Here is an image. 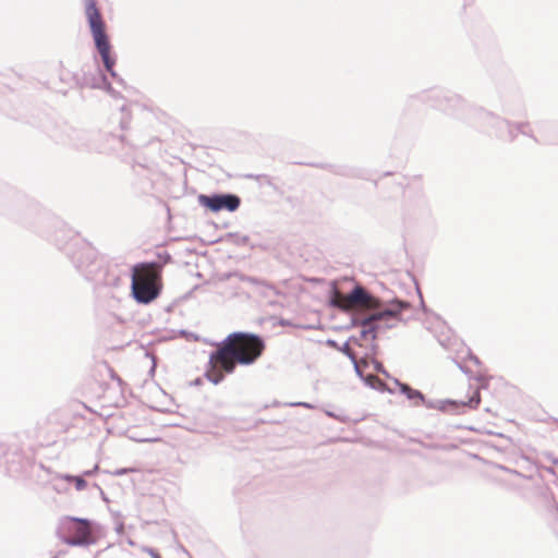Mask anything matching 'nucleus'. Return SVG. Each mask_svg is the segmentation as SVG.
<instances>
[{
  "instance_id": "1",
  "label": "nucleus",
  "mask_w": 558,
  "mask_h": 558,
  "mask_svg": "<svg viewBox=\"0 0 558 558\" xmlns=\"http://www.w3.org/2000/svg\"><path fill=\"white\" fill-rule=\"evenodd\" d=\"M264 339L252 332L235 331L229 333L209 355L207 379L217 385L227 374L234 373L236 366H251L264 354Z\"/></svg>"
},
{
  "instance_id": "2",
  "label": "nucleus",
  "mask_w": 558,
  "mask_h": 558,
  "mask_svg": "<svg viewBox=\"0 0 558 558\" xmlns=\"http://www.w3.org/2000/svg\"><path fill=\"white\" fill-rule=\"evenodd\" d=\"M162 289V267L158 263H141L132 269V293L138 303L157 299Z\"/></svg>"
},
{
  "instance_id": "3",
  "label": "nucleus",
  "mask_w": 558,
  "mask_h": 558,
  "mask_svg": "<svg viewBox=\"0 0 558 558\" xmlns=\"http://www.w3.org/2000/svg\"><path fill=\"white\" fill-rule=\"evenodd\" d=\"M85 14L90 27L96 48L102 59L106 70L114 76L116 60L111 56V46L106 34V24L95 0H85Z\"/></svg>"
},
{
  "instance_id": "4",
  "label": "nucleus",
  "mask_w": 558,
  "mask_h": 558,
  "mask_svg": "<svg viewBox=\"0 0 558 558\" xmlns=\"http://www.w3.org/2000/svg\"><path fill=\"white\" fill-rule=\"evenodd\" d=\"M62 539L71 546H84L95 543L93 527L89 521L68 517L61 524Z\"/></svg>"
},
{
  "instance_id": "5",
  "label": "nucleus",
  "mask_w": 558,
  "mask_h": 558,
  "mask_svg": "<svg viewBox=\"0 0 558 558\" xmlns=\"http://www.w3.org/2000/svg\"><path fill=\"white\" fill-rule=\"evenodd\" d=\"M337 303L344 310L379 307V301L368 294L362 287H355L349 294H337Z\"/></svg>"
},
{
  "instance_id": "6",
  "label": "nucleus",
  "mask_w": 558,
  "mask_h": 558,
  "mask_svg": "<svg viewBox=\"0 0 558 558\" xmlns=\"http://www.w3.org/2000/svg\"><path fill=\"white\" fill-rule=\"evenodd\" d=\"M199 203L210 209L211 211H220L228 210L234 211L239 208L241 201L236 195L226 194V195H201Z\"/></svg>"
},
{
  "instance_id": "7",
  "label": "nucleus",
  "mask_w": 558,
  "mask_h": 558,
  "mask_svg": "<svg viewBox=\"0 0 558 558\" xmlns=\"http://www.w3.org/2000/svg\"><path fill=\"white\" fill-rule=\"evenodd\" d=\"M397 315V311L395 310H385L366 316L361 319V337L365 341H374L376 339L378 325L377 323L380 320H387Z\"/></svg>"
},
{
  "instance_id": "8",
  "label": "nucleus",
  "mask_w": 558,
  "mask_h": 558,
  "mask_svg": "<svg viewBox=\"0 0 558 558\" xmlns=\"http://www.w3.org/2000/svg\"><path fill=\"white\" fill-rule=\"evenodd\" d=\"M471 390H472V392L469 398L458 399V400H453V401L448 400L447 403L452 404V405L468 407L470 409H476L481 403L480 389L477 387H474Z\"/></svg>"
},
{
  "instance_id": "9",
  "label": "nucleus",
  "mask_w": 558,
  "mask_h": 558,
  "mask_svg": "<svg viewBox=\"0 0 558 558\" xmlns=\"http://www.w3.org/2000/svg\"><path fill=\"white\" fill-rule=\"evenodd\" d=\"M343 352L350 357V360L354 364V368L356 373L362 376L363 375V368L367 366V361L365 359L357 360L353 351L350 349L349 345H345L343 348Z\"/></svg>"
},
{
  "instance_id": "10",
  "label": "nucleus",
  "mask_w": 558,
  "mask_h": 558,
  "mask_svg": "<svg viewBox=\"0 0 558 558\" xmlns=\"http://www.w3.org/2000/svg\"><path fill=\"white\" fill-rule=\"evenodd\" d=\"M65 480L69 482H73L75 484V488L77 490H83L87 486L86 481L81 476L71 475V476H66Z\"/></svg>"
},
{
  "instance_id": "11",
  "label": "nucleus",
  "mask_w": 558,
  "mask_h": 558,
  "mask_svg": "<svg viewBox=\"0 0 558 558\" xmlns=\"http://www.w3.org/2000/svg\"><path fill=\"white\" fill-rule=\"evenodd\" d=\"M402 390L408 393L409 398H414V397L422 398V395L418 391L413 390V389L409 388L408 386H403Z\"/></svg>"
},
{
  "instance_id": "12",
  "label": "nucleus",
  "mask_w": 558,
  "mask_h": 558,
  "mask_svg": "<svg viewBox=\"0 0 558 558\" xmlns=\"http://www.w3.org/2000/svg\"><path fill=\"white\" fill-rule=\"evenodd\" d=\"M154 558H160V556L157 554V555L154 556Z\"/></svg>"
}]
</instances>
